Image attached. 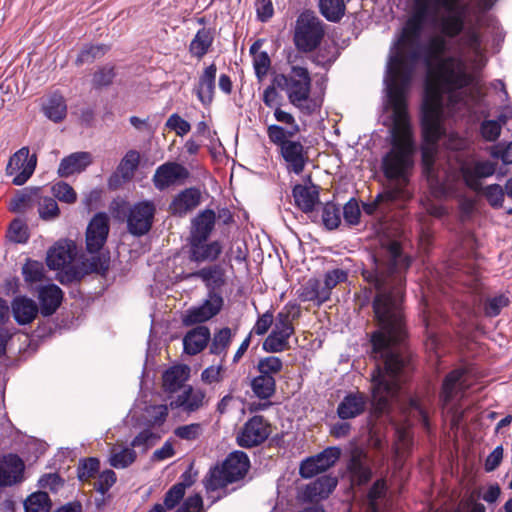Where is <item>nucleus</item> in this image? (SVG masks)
Here are the masks:
<instances>
[{
	"mask_svg": "<svg viewBox=\"0 0 512 512\" xmlns=\"http://www.w3.org/2000/svg\"><path fill=\"white\" fill-rule=\"evenodd\" d=\"M372 260L362 276L375 291L372 307L379 330L371 336V353L379 363L372 373V404L373 413L380 417L401 397L408 367L398 344L405 337L402 303L411 260L402 253L400 243L389 237L379 239Z\"/></svg>",
	"mask_w": 512,
	"mask_h": 512,
	"instance_id": "nucleus-1",
	"label": "nucleus"
},
{
	"mask_svg": "<svg viewBox=\"0 0 512 512\" xmlns=\"http://www.w3.org/2000/svg\"><path fill=\"white\" fill-rule=\"evenodd\" d=\"M446 38L444 34L435 35L421 44L420 61L429 72L435 71V79L426 83L423 98L424 133L432 141L440 131L438 120L444 101L449 109L462 113L484 109L483 93L461 55L444 56L448 50Z\"/></svg>",
	"mask_w": 512,
	"mask_h": 512,
	"instance_id": "nucleus-2",
	"label": "nucleus"
},
{
	"mask_svg": "<svg viewBox=\"0 0 512 512\" xmlns=\"http://www.w3.org/2000/svg\"><path fill=\"white\" fill-rule=\"evenodd\" d=\"M467 10V5L461 0H457V6L452 10L436 5L433 0H416L413 15L406 21L391 48L387 65V95L400 92L401 96H406L421 59L420 38L425 22L429 21L441 34L454 39L464 28Z\"/></svg>",
	"mask_w": 512,
	"mask_h": 512,
	"instance_id": "nucleus-3",
	"label": "nucleus"
},
{
	"mask_svg": "<svg viewBox=\"0 0 512 512\" xmlns=\"http://www.w3.org/2000/svg\"><path fill=\"white\" fill-rule=\"evenodd\" d=\"M391 107L392 126L391 148L382 158V171L388 183L386 187L395 191L400 198L410 200L409 175L414 165L415 144L412 138L410 117L406 96L400 92L387 95Z\"/></svg>",
	"mask_w": 512,
	"mask_h": 512,
	"instance_id": "nucleus-4",
	"label": "nucleus"
},
{
	"mask_svg": "<svg viewBox=\"0 0 512 512\" xmlns=\"http://www.w3.org/2000/svg\"><path fill=\"white\" fill-rule=\"evenodd\" d=\"M483 105L484 109L480 112L469 111L467 113H462L461 111H453L449 109V106L446 101L443 103V108L441 109L438 125H439V134L435 140H429L426 138L424 133L423 126V110L421 111V126H422V135L424 140V145L422 146V169L423 174L427 178V181L431 185V187L438 189L441 193L446 192V172L440 171L436 168L435 164V154H436V146L438 141L441 138H444V145L448 149L451 150H463L467 146V141L463 137L459 136L455 133H450L446 135L445 129L442 125V120L445 116H453V117H470L473 119H479L482 116H486L488 111V105L483 97Z\"/></svg>",
	"mask_w": 512,
	"mask_h": 512,
	"instance_id": "nucleus-5",
	"label": "nucleus"
},
{
	"mask_svg": "<svg viewBox=\"0 0 512 512\" xmlns=\"http://www.w3.org/2000/svg\"><path fill=\"white\" fill-rule=\"evenodd\" d=\"M273 83L285 91L289 102L303 113L311 114L314 111L315 107L309 103L311 77L307 68L291 65L290 72L275 75Z\"/></svg>",
	"mask_w": 512,
	"mask_h": 512,
	"instance_id": "nucleus-6",
	"label": "nucleus"
},
{
	"mask_svg": "<svg viewBox=\"0 0 512 512\" xmlns=\"http://www.w3.org/2000/svg\"><path fill=\"white\" fill-rule=\"evenodd\" d=\"M267 136L271 143L279 148V153L289 172L301 174L308 162V150L300 141L292 140L294 136H284L283 127L272 124L267 127Z\"/></svg>",
	"mask_w": 512,
	"mask_h": 512,
	"instance_id": "nucleus-7",
	"label": "nucleus"
},
{
	"mask_svg": "<svg viewBox=\"0 0 512 512\" xmlns=\"http://www.w3.org/2000/svg\"><path fill=\"white\" fill-rule=\"evenodd\" d=\"M300 316V310L295 305L287 304L276 315L272 331L262 344L268 353H280L291 348L289 338L294 334L293 322Z\"/></svg>",
	"mask_w": 512,
	"mask_h": 512,
	"instance_id": "nucleus-8",
	"label": "nucleus"
},
{
	"mask_svg": "<svg viewBox=\"0 0 512 512\" xmlns=\"http://www.w3.org/2000/svg\"><path fill=\"white\" fill-rule=\"evenodd\" d=\"M250 467V461L247 454L243 451H234L230 453L221 466H216L210 470L209 477L206 479V488L215 491L242 479Z\"/></svg>",
	"mask_w": 512,
	"mask_h": 512,
	"instance_id": "nucleus-9",
	"label": "nucleus"
},
{
	"mask_svg": "<svg viewBox=\"0 0 512 512\" xmlns=\"http://www.w3.org/2000/svg\"><path fill=\"white\" fill-rule=\"evenodd\" d=\"M325 35L323 22L310 11L302 12L297 18L294 31L295 47L301 52L314 51Z\"/></svg>",
	"mask_w": 512,
	"mask_h": 512,
	"instance_id": "nucleus-10",
	"label": "nucleus"
},
{
	"mask_svg": "<svg viewBox=\"0 0 512 512\" xmlns=\"http://www.w3.org/2000/svg\"><path fill=\"white\" fill-rule=\"evenodd\" d=\"M468 387L469 383H467L464 369H455L444 378L440 397L444 407L448 408L449 405H452L449 408V412L452 413L455 424L461 420L463 413L454 405V402L459 401L463 397Z\"/></svg>",
	"mask_w": 512,
	"mask_h": 512,
	"instance_id": "nucleus-11",
	"label": "nucleus"
},
{
	"mask_svg": "<svg viewBox=\"0 0 512 512\" xmlns=\"http://www.w3.org/2000/svg\"><path fill=\"white\" fill-rule=\"evenodd\" d=\"M156 213L154 202L144 200L132 205L127 214V230L136 237L147 234L152 225Z\"/></svg>",
	"mask_w": 512,
	"mask_h": 512,
	"instance_id": "nucleus-12",
	"label": "nucleus"
},
{
	"mask_svg": "<svg viewBox=\"0 0 512 512\" xmlns=\"http://www.w3.org/2000/svg\"><path fill=\"white\" fill-rule=\"evenodd\" d=\"M36 165V155L30 156L29 148L22 147L10 157L6 166V173L9 176L14 175L12 180L14 185L21 186L33 175Z\"/></svg>",
	"mask_w": 512,
	"mask_h": 512,
	"instance_id": "nucleus-13",
	"label": "nucleus"
},
{
	"mask_svg": "<svg viewBox=\"0 0 512 512\" xmlns=\"http://www.w3.org/2000/svg\"><path fill=\"white\" fill-rule=\"evenodd\" d=\"M497 163L490 160H473L461 165L460 172L465 185L479 193L482 190V180L496 172Z\"/></svg>",
	"mask_w": 512,
	"mask_h": 512,
	"instance_id": "nucleus-14",
	"label": "nucleus"
},
{
	"mask_svg": "<svg viewBox=\"0 0 512 512\" xmlns=\"http://www.w3.org/2000/svg\"><path fill=\"white\" fill-rule=\"evenodd\" d=\"M270 424L263 416L256 415L250 418L242 427L237 436L239 446L251 448L263 443L270 435Z\"/></svg>",
	"mask_w": 512,
	"mask_h": 512,
	"instance_id": "nucleus-15",
	"label": "nucleus"
},
{
	"mask_svg": "<svg viewBox=\"0 0 512 512\" xmlns=\"http://www.w3.org/2000/svg\"><path fill=\"white\" fill-rule=\"evenodd\" d=\"M347 474L352 486L366 485L373 476L367 453L361 448H354L347 462Z\"/></svg>",
	"mask_w": 512,
	"mask_h": 512,
	"instance_id": "nucleus-16",
	"label": "nucleus"
},
{
	"mask_svg": "<svg viewBox=\"0 0 512 512\" xmlns=\"http://www.w3.org/2000/svg\"><path fill=\"white\" fill-rule=\"evenodd\" d=\"M109 233V218L105 213H97L90 221L86 231L87 250L98 253L106 243Z\"/></svg>",
	"mask_w": 512,
	"mask_h": 512,
	"instance_id": "nucleus-17",
	"label": "nucleus"
},
{
	"mask_svg": "<svg viewBox=\"0 0 512 512\" xmlns=\"http://www.w3.org/2000/svg\"><path fill=\"white\" fill-rule=\"evenodd\" d=\"M189 176V171L183 165L177 162H166L157 167L152 181L158 190H164Z\"/></svg>",
	"mask_w": 512,
	"mask_h": 512,
	"instance_id": "nucleus-18",
	"label": "nucleus"
},
{
	"mask_svg": "<svg viewBox=\"0 0 512 512\" xmlns=\"http://www.w3.org/2000/svg\"><path fill=\"white\" fill-rule=\"evenodd\" d=\"M188 248L189 259L196 263L217 260L223 249L217 240L208 243L207 240L202 239H188Z\"/></svg>",
	"mask_w": 512,
	"mask_h": 512,
	"instance_id": "nucleus-19",
	"label": "nucleus"
},
{
	"mask_svg": "<svg viewBox=\"0 0 512 512\" xmlns=\"http://www.w3.org/2000/svg\"><path fill=\"white\" fill-rule=\"evenodd\" d=\"M25 465L15 454H9L0 461V490L23 480Z\"/></svg>",
	"mask_w": 512,
	"mask_h": 512,
	"instance_id": "nucleus-20",
	"label": "nucleus"
},
{
	"mask_svg": "<svg viewBox=\"0 0 512 512\" xmlns=\"http://www.w3.org/2000/svg\"><path fill=\"white\" fill-rule=\"evenodd\" d=\"M205 393L201 389L185 386L180 394L170 401L171 409H180L190 415L204 406Z\"/></svg>",
	"mask_w": 512,
	"mask_h": 512,
	"instance_id": "nucleus-21",
	"label": "nucleus"
},
{
	"mask_svg": "<svg viewBox=\"0 0 512 512\" xmlns=\"http://www.w3.org/2000/svg\"><path fill=\"white\" fill-rule=\"evenodd\" d=\"M201 203V191L196 187L186 188L178 193L169 205V211L176 216H185Z\"/></svg>",
	"mask_w": 512,
	"mask_h": 512,
	"instance_id": "nucleus-22",
	"label": "nucleus"
},
{
	"mask_svg": "<svg viewBox=\"0 0 512 512\" xmlns=\"http://www.w3.org/2000/svg\"><path fill=\"white\" fill-rule=\"evenodd\" d=\"M75 257V245L70 242H58L47 253V265L50 269L60 270L70 265Z\"/></svg>",
	"mask_w": 512,
	"mask_h": 512,
	"instance_id": "nucleus-23",
	"label": "nucleus"
},
{
	"mask_svg": "<svg viewBox=\"0 0 512 512\" xmlns=\"http://www.w3.org/2000/svg\"><path fill=\"white\" fill-rule=\"evenodd\" d=\"M337 484V477L332 475H323L305 487L303 497L305 500L310 502L326 499L335 490Z\"/></svg>",
	"mask_w": 512,
	"mask_h": 512,
	"instance_id": "nucleus-24",
	"label": "nucleus"
},
{
	"mask_svg": "<svg viewBox=\"0 0 512 512\" xmlns=\"http://www.w3.org/2000/svg\"><path fill=\"white\" fill-rule=\"evenodd\" d=\"M217 67L214 63L207 66L199 76L198 83L194 88V92L198 100L204 105L209 106L214 99L215 81Z\"/></svg>",
	"mask_w": 512,
	"mask_h": 512,
	"instance_id": "nucleus-25",
	"label": "nucleus"
},
{
	"mask_svg": "<svg viewBox=\"0 0 512 512\" xmlns=\"http://www.w3.org/2000/svg\"><path fill=\"white\" fill-rule=\"evenodd\" d=\"M367 403V397L363 393H349L338 404L337 415L342 420L356 418L365 412Z\"/></svg>",
	"mask_w": 512,
	"mask_h": 512,
	"instance_id": "nucleus-26",
	"label": "nucleus"
},
{
	"mask_svg": "<svg viewBox=\"0 0 512 512\" xmlns=\"http://www.w3.org/2000/svg\"><path fill=\"white\" fill-rule=\"evenodd\" d=\"M11 308L15 321L20 325L31 323L39 312L37 303L26 296L15 297Z\"/></svg>",
	"mask_w": 512,
	"mask_h": 512,
	"instance_id": "nucleus-27",
	"label": "nucleus"
},
{
	"mask_svg": "<svg viewBox=\"0 0 512 512\" xmlns=\"http://www.w3.org/2000/svg\"><path fill=\"white\" fill-rule=\"evenodd\" d=\"M92 163V156L89 152H75L64 157L58 167L60 177H69L75 173H81Z\"/></svg>",
	"mask_w": 512,
	"mask_h": 512,
	"instance_id": "nucleus-28",
	"label": "nucleus"
},
{
	"mask_svg": "<svg viewBox=\"0 0 512 512\" xmlns=\"http://www.w3.org/2000/svg\"><path fill=\"white\" fill-rule=\"evenodd\" d=\"M38 298L42 315L50 316L54 314L60 306L63 299V292L57 285L49 284L39 289Z\"/></svg>",
	"mask_w": 512,
	"mask_h": 512,
	"instance_id": "nucleus-29",
	"label": "nucleus"
},
{
	"mask_svg": "<svg viewBox=\"0 0 512 512\" xmlns=\"http://www.w3.org/2000/svg\"><path fill=\"white\" fill-rule=\"evenodd\" d=\"M216 221V214L213 210L206 209L200 212L191 223L189 239L208 240Z\"/></svg>",
	"mask_w": 512,
	"mask_h": 512,
	"instance_id": "nucleus-30",
	"label": "nucleus"
},
{
	"mask_svg": "<svg viewBox=\"0 0 512 512\" xmlns=\"http://www.w3.org/2000/svg\"><path fill=\"white\" fill-rule=\"evenodd\" d=\"M295 203L304 213H312L319 202V190L316 185L297 184L292 190Z\"/></svg>",
	"mask_w": 512,
	"mask_h": 512,
	"instance_id": "nucleus-31",
	"label": "nucleus"
},
{
	"mask_svg": "<svg viewBox=\"0 0 512 512\" xmlns=\"http://www.w3.org/2000/svg\"><path fill=\"white\" fill-rule=\"evenodd\" d=\"M211 334L206 326H197L187 332L183 338L184 351L188 355L200 353L208 344Z\"/></svg>",
	"mask_w": 512,
	"mask_h": 512,
	"instance_id": "nucleus-32",
	"label": "nucleus"
},
{
	"mask_svg": "<svg viewBox=\"0 0 512 512\" xmlns=\"http://www.w3.org/2000/svg\"><path fill=\"white\" fill-rule=\"evenodd\" d=\"M224 276L225 273L222 266L219 264H214L187 274L185 279L200 278L205 283L209 291H217V289L223 286L225 283Z\"/></svg>",
	"mask_w": 512,
	"mask_h": 512,
	"instance_id": "nucleus-33",
	"label": "nucleus"
},
{
	"mask_svg": "<svg viewBox=\"0 0 512 512\" xmlns=\"http://www.w3.org/2000/svg\"><path fill=\"white\" fill-rule=\"evenodd\" d=\"M190 369L186 365H177L169 368L163 374V388L166 392H176L184 386L189 377Z\"/></svg>",
	"mask_w": 512,
	"mask_h": 512,
	"instance_id": "nucleus-34",
	"label": "nucleus"
},
{
	"mask_svg": "<svg viewBox=\"0 0 512 512\" xmlns=\"http://www.w3.org/2000/svg\"><path fill=\"white\" fill-rule=\"evenodd\" d=\"M407 201L409 200L400 198V196L395 191L385 187L384 191L379 193L373 202L365 204L363 209L367 214L371 215L377 210L385 212V210L389 208L390 204L405 203Z\"/></svg>",
	"mask_w": 512,
	"mask_h": 512,
	"instance_id": "nucleus-35",
	"label": "nucleus"
},
{
	"mask_svg": "<svg viewBox=\"0 0 512 512\" xmlns=\"http://www.w3.org/2000/svg\"><path fill=\"white\" fill-rule=\"evenodd\" d=\"M214 41L213 32L210 29H199L190 42L189 52L192 56L201 59L210 50Z\"/></svg>",
	"mask_w": 512,
	"mask_h": 512,
	"instance_id": "nucleus-36",
	"label": "nucleus"
},
{
	"mask_svg": "<svg viewBox=\"0 0 512 512\" xmlns=\"http://www.w3.org/2000/svg\"><path fill=\"white\" fill-rule=\"evenodd\" d=\"M41 192L39 187L25 189L17 194L10 201V210L16 213H24L33 208L37 203L38 195Z\"/></svg>",
	"mask_w": 512,
	"mask_h": 512,
	"instance_id": "nucleus-37",
	"label": "nucleus"
},
{
	"mask_svg": "<svg viewBox=\"0 0 512 512\" xmlns=\"http://www.w3.org/2000/svg\"><path fill=\"white\" fill-rule=\"evenodd\" d=\"M45 115L53 122H61L67 114V105L61 94L54 93L43 106Z\"/></svg>",
	"mask_w": 512,
	"mask_h": 512,
	"instance_id": "nucleus-38",
	"label": "nucleus"
},
{
	"mask_svg": "<svg viewBox=\"0 0 512 512\" xmlns=\"http://www.w3.org/2000/svg\"><path fill=\"white\" fill-rule=\"evenodd\" d=\"M323 292L322 281L317 278H310L301 287L299 297L302 301H317L319 304H321L327 301V298Z\"/></svg>",
	"mask_w": 512,
	"mask_h": 512,
	"instance_id": "nucleus-39",
	"label": "nucleus"
},
{
	"mask_svg": "<svg viewBox=\"0 0 512 512\" xmlns=\"http://www.w3.org/2000/svg\"><path fill=\"white\" fill-rule=\"evenodd\" d=\"M282 369L283 361L277 356L262 357L256 365L258 376L262 377H273L276 379V376L281 373Z\"/></svg>",
	"mask_w": 512,
	"mask_h": 512,
	"instance_id": "nucleus-40",
	"label": "nucleus"
},
{
	"mask_svg": "<svg viewBox=\"0 0 512 512\" xmlns=\"http://www.w3.org/2000/svg\"><path fill=\"white\" fill-rule=\"evenodd\" d=\"M137 458L135 450L131 447L122 449L112 448L109 463L116 469H124L135 462Z\"/></svg>",
	"mask_w": 512,
	"mask_h": 512,
	"instance_id": "nucleus-41",
	"label": "nucleus"
},
{
	"mask_svg": "<svg viewBox=\"0 0 512 512\" xmlns=\"http://www.w3.org/2000/svg\"><path fill=\"white\" fill-rule=\"evenodd\" d=\"M509 305L510 299L505 293L489 296L483 301V313L488 318H494L501 313L503 308Z\"/></svg>",
	"mask_w": 512,
	"mask_h": 512,
	"instance_id": "nucleus-42",
	"label": "nucleus"
},
{
	"mask_svg": "<svg viewBox=\"0 0 512 512\" xmlns=\"http://www.w3.org/2000/svg\"><path fill=\"white\" fill-rule=\"evenodd\" d=\"M140 162V154L136 150H129L120 161L117 171L125 181L134 177Z\"/></svg>",
	"mask_w": 512,
	"mask_h": 512,
	"instance_id": "nucleus-43",
	"label": "nucleus"
},
{
	"mask_svg": "<svg viewBox=\"0 0 512 512\" xmlns=\"http://www.w3.org/2000/svg\"><path fill=\"white\" fill-rule=\"evenodd\" d=\"M251 388L258 398L269 399L276 391V379L257 375L251 381Z\"/></svg>",
	"mask_w": 512,
	"mask_h": 512,
	"instance_id": "nucleus-44",
	"label": "nucleus"
},
{
	"mask_svg": "<svg viewBox=\"0 0 512 512\" xmlns=\"http://www.w3.org/2000/svg\"><path fill=\"white\" fill-rule=\"evenodd\" d=\"M319 8L321 14L331 22H338L345 13L343 0H320Z\"/></svg>",
	"mask_w": 512,
	"mask_h": 512,
	"instance_id": "nucleus-45",
	"label": "nucleus"
},
{
	"mask_svg": "<svg viewBox=\"0 0 512 512\" xmlns=\"http://www.w3.org/2000/svg\"><path fill=\"white\" fill-rule=\"evenodd\" d=\"M38 213L42 220L52 221L60 214L59 206L53 197L38 195Z\"/></svg>",
	"mask_w": 512,
	"mask_h": 512,
	"instance_id": "nucleus-46",
	"label": "nucleus"
},
{
	"mask_svg": "<svg viewBox=\"0 0 512 512\" xmlns=\"http://www.w3.org/2000/svg\"><path fill=\"white\" fill-rule=\"evenodd\" d=\"M26 512H49L51 509V500L46 492H36L31 494L24 502Z\"/></svg>",
	"mask_w": 512,
	"mask_h": 512,
	"instance_id": "nucleus-47",
	"label": "nucleus"
},
{
	"mask_svg": "<svg viewBox=\"0 0 512 512\" xmlns=\"http://www.w3.org/2000/svg\"><path fill=\"white\" fill-rule=\"evenodd\" d=\"M168 417L167 405H152L145 409L144 420L148 428L161 426Z\"/></svg>",
	"mask_w": 512,
	"mask_h": 512,
	"instance_id": "nucleus-48",
	"label": "nucleus"
},
{
	"mask_svg": "<svg viewBox=\"0 0 512 512\" xmlns=\"http://www.w3.org/2000/svg\"><path fill=\"white\" fill-rule=\"evenodd\" d=\"M348 274L345 270L336 268L329 270L325 273L324 279L322 281V289L323 294L326 296L327 300H329L331 291L335 288L339 283H343L347 280Z\"/></svg>",
	"mask_w": 512,
	"mask_h": 512,
	"instance_id": "nucleus-49",
	"label": "nucleus"
},
{
	"mask_svg": "<svg viewBox=\"0 0 512 512\" xmlns=\"http://www.w3.org/2000/svg\"><path fill=\"white\" fill-rule=\"evenodd\" d=\"M387 492V485L384 479L376 480L367 494L368 511L380 512L378 500L385 498Z\"/></svg>",
	"mask_w": 512,
	"mask_h": 512,
	"instance_id": "nucleus-50",
	"label": "nucleus"
},
{
	"mask_svg": "<svg viewBox=\"0 0 512 512\" xmlns=\"http://www.w3.org/2000/svg\"><path fill=\"white\" fill-rule=\"evenodd\" d=\"M232 331L229 327H224L216 332L212 338V342L210 345V353L215 355H220L222 353H226L231 341H232Z\"/></svg>",
	"mask_w": 512,
	"mask_h": 512,
	"instance_id": "nucleus-51",
	"label": "nucleus"
},
{
	"mask_svg": "<svg viewBox=\"0 0 512 512\" xmlns=\"http://www.w3.org/2000/svg\"><path fill=\"white\" fill-rule=\"evenodd\" d=\"M460 38L457 43L458 46L467 48L471 52L478 54L481 49V37L479 32L474 28H469L465 30L463 28L462 32L458 35Z\"/></svg>",
	"mask_w": 512,
	"mask_h": 512,
	"instance_id": "nucleus-52",
	"label": "nucleus"
},
{
	"mask_svg": "<svg viewBox=\"0 0 512 512\" xmlns=\"http://www.w3.org/2000/svg\"><path fill=\"white\" fill-rule=\"evenodd\" d=\"M322 223L328 230L336 229L341 223V210L333 202H327L322 207Z\"/></svg>",
	"mask_w": 512,
	"mask_h": 512,
	"instance_id": "nucleus-53",
	"label": "nucleus"
},
{
	"mask_svg": "<svg viewBox=\"0 0 512 512\" xmlns=\"http://www.w3.org/2000/svg\"><path fill=\"white\" fill-rule=\"evenodd\" d=\"M341 456V449L339 447H327L322 452L314 455L315 461L318 463L320 470L325 472L335 465Z\"/></svg>",
	"mask_w": 512,
	"mask_h": 512,
	"instance_id": "nucleus-54",
	"label": "nucleus"
},
{
	"mask_svg": "<svg viewBox=\"0 0 512 512\" xmlns=\"http://www.w3.org/2000/svg\"><path fill=\"white\" fill-rule=\"evenodd\" d=\"M160 439V435L146 428L142 430L138 435L131 441L132 448H141L143 452H146L150 447L156 444Z\"/></svg>",
	"mask_w": 512,
	"mask_h": 512,
	"instance_id": "nucleus-55",
	"label": "nucleus"
},
{
	"mask_svg": "<svg viewBox=\"0 0 512 512\" xmlns=\"http://www.w3.org/2000/svg\"><path fill=\"white\" fill-rule=\"evenodd\" d=\"M107 51L108 46L103 44L86 46L80 51L76 59V64L82 65L84 63L93 62L95 59L101 58L105 55Z\"/></svg>",
	"mask_w": 512,
	"mask_h": 512,
	"instance_id": "nucleus-56",
	"label": "nucleus"
},
{
	"mask_svg": "<svg viewBox=\"0 0 512 512\" xmlns=\"http://www.w3.org/2000/svg\"><path fill=\"white\" fill-rule=\"evenodd\" d=\"M53 198L61 202L72 204L77 200V194L68 183L60 181L51 187Z\"/></svg>",
	"mask_w": 512,
	"mask_h": 512,
	"instance_id": "nucleus-57",
	"label": "nucleus"
},
{
	"mask_svg": "<svg viewBox=\"0 0 512 512\" xmlns=\"http://www.w3.org/2000/svg\"><path fill=\"white\" fill-rule=\"evenodd\" d=\"M481 193L487 200V202L493 208H500L504 201V190L499 184H491L486 187L482 186Z\"/></svg>",
	"mask_w": 512,
	"mask_h": 512,
	"instance_id": "nucleus-58",
	"label": "nucleus"
},
{
	"mask_svg": "<svg viewBox=\"0 0 512 512\" xmlns=\"http://www.w3.org/2000/svg\"><path fill=\"white\" fill-rule=\"evenodd\" d=\"M274 117L278 122L289 126L288 129L283 127L284 136H295L300 132V127L294 116L291 113L282 110L280 106L275 108Z\"/></svg>",
	"mask_w": 512,
	"mask_h": 512,
	"instance_id": "nucleus-59",
	"label": "nucleus"
},
{
	"mask_svg": "<svg viewBox=\"0 0 512 512\" xmlns=\"http://www.w3.org/2000/svg\"><path fill=\"white\" fill-rule=\"evenodd\" d=\"M43 264L38 261L28 260L22 267V274L26 282L35 283L43 278Z\"/></svg>",
	"mask_w": 512,
	"mask_h": 512,
	"instance_id": "nucleus-60",
	"label": "nucleus"
},
{
	"mask_svg": "<svg viewBox=\"0 0 512 512\" xmlns=\"http://www.w3.org/2000/svg\"><path fill=\"white\" fill-rule=\"evenodd\" d=\"M223 297L218 291H208L207 298L204 300V302L201 304L203 308H205V311L208 313V316L213 318L216 316L223 307Z\"/></svg>",
	"mask_w": 512,
	"mask_h": 512,
	"instance_id": "nucleus-61",
	"label": "nucleus"
},
{
	"mask_svg": "<svg viewBox=\"0 0 512 512\" xmlns=\"http://www.w3.org/2000/svg\"><path fill=\"white\" fill-rule=\"evenodd\" d=\"M203 433V428L200 423H191L187 425L178 426L174 430V435L182 440L194 441L198 439Z\"/></svg>",
	"mask_w": 512,
	"mask_h": 512,
	"instance_id": "nucleus-62",
	"label": "nucleus"
},
{
	"mask_svg": "<svg viewBox=\"0 0 512 512\" xmlns=\"http://www.w3.org/2000/svg\"><path fill=\"white\" fill-rule=\"evenodd\" d=\"M116 480V473L111 469H107L98 475L93 483V487L96 491L104 495L115 484Z\"/></svg>",
	"mask_w": 512,
	"mask_h": 512,
	"instance_id": "nucleus-63",
	"label": "nucleus"
},
{
	"mask_svg": "<svg viewBox=\"0 0 512 512\" xmlns=\"http://www.w3.org/2000/svg\"><path fill=\"white\" fill-rule=\"evenodd\" d=\"M186 484L177 483L173 485L165 494L164 505L167 509H173L183 499L185 495Z\"/></svg>",
	"mask_w": 512,
	"mask_h": 512,
	"instance_id": "nucleus-64",
	"label": "nucleus"
}]
</instances>
